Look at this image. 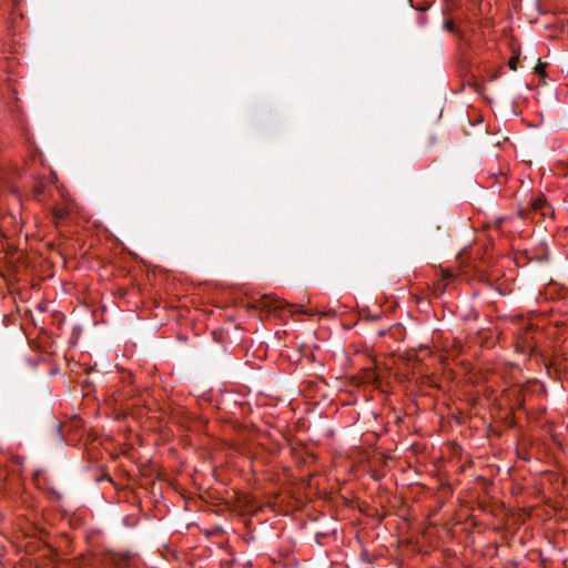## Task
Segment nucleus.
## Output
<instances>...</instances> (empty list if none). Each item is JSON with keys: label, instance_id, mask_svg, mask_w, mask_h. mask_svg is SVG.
I'll use <instances>...</instances> for the list:
<instances>
[{"label": "nucleus", "instance_id": "1", "mask_svg": "<svg viewBox=\"0 0 568 568\" xmlns=\"http://www.w3.org/2000/svg\"><path fill=\"white\" fill-rule=\"evenodd\" d=\"M531 209L536 212H540V214L542 216H550L552 215V209L551 206L548 204L545 195L540 194L538 196H536L532 201H531Z\"/></svg>", "mask_w": 568, "mask_h": 568}, {"label": "nucleus", "instance_id": "5", "mask_svg": "<svg viewBox=\"0 0 568 568\" xmlns=\"http://www.w3.org/2000/svg\"><path fill=\"white\" fill-rule=\"evenodd\" d=\"M267 301H272V304H270V306H273V307H275V308H277V307H282L281 302H280V301H277V300H275V298H270V297H267Z\"/></svg>", "mask_w": 568, "mask_h": 568}, {"label": "nucleus", "instance_id": "3", "mask_svg": "<svg viewBox=\"0 0 568 568\" xmlns=\"http://www.w3.org/2000/svg\"><path fill=\"white\" fill-rule=\"evenodd\" d=\"M440 276H442V281L444 282L443 288H445L446 285L448 284V282L450 281V278L453 277V274L447 270H443L440 272Z\"/></svg>", "mask_w": 568, "mask_h": 568}, {"label": "nucleus", "instance_id": "4", "mask_svg": "<svg viewBox=\"0 0 568 568\" xmlns=\"http://www.w3.org/2000/svg\"><path fill=\"white\" fill-rule=\"evenodd\" d=\"M519 62V58L518 57H511L508 61V67L513 70V71H516L517 70V64Z\"/></svg>", "mask_w": 568, "mask_h": 568}, {"label": "nucleus", "instance_id": "7", "mask_svg": "<svg viewBox=\"0 0 568 568\" xmlns=\"http://www.w3.org/2000/svg\"><path fill=\"white\" fill-rule=\"evenodd\" d=\"M542 69H544V67H542V65H538V67H537V71H538V72H541V71H542Z\"/></svg>", "mask_w": 568, "mask_h": 568}, {"label": "nucleus", "instance_id": "6", "mask_svg": "<svg viewBox=\"0 0 568 568\" xmlns=\"http://www.w3.org/2000/svg\"><path fill=\"white\" fill-rule=\"evenodd\" d=\"M445 29H447L448 31H453L454 30V22L453 21H446L445 22Z\"/></svg>", "mask_w": 568, "mask_h": 568}, {"label": "nucleus", "instance_id": "2", "mask_svg": "<svg viewBox=\"0 0 568 568\" xmlns=\"http://www.w3.org/2000/svg\"><path fill=\"white\" fill-rule=\"evenodd\" d=\"M53 215L57 220H62L68 215V211L64 207H54Z\"/></svg>", "mask_w": 568, "mask_h": 568}]
</instances>
